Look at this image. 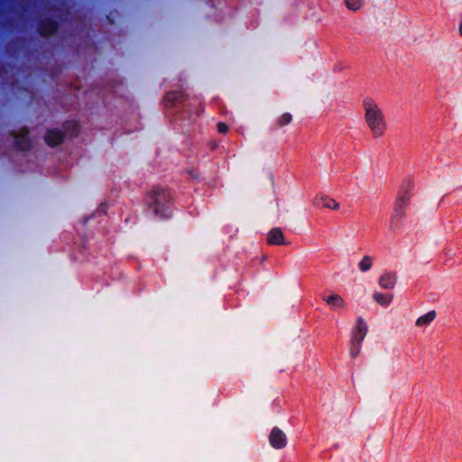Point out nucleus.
Wrapping results in <instances>:
<instances>
[{"mask_svg":"<svg viewBox=\"0 0 462 462\" xmlns=\"http://www.w3.org/2000/svg\"><path fill=\"white\" fill-rule=\"evenodd\" d=\"M459 33L462 36V23L459 25Z\"/></svg>","mask_w":462,"mask_h":462,"instance_id":"nucleus-24","label":"nucleus"},{"mask_svg":"<svg viewBox=\"0 0 462 462\" xmlns=\"http://www.w3.org/2000/svg\"><path fill=\"white\" fill-rule=\"evenodd\" d=\"M322 300L325 301L328 309L332 311H341L346 309V301L345 299L336 292L325 294L322 296Z\"/></svg>","mask_w":462,"mask_h":462,"instance_id":"nucleus-6","label":"nucleus"},{"mask_svg":"<svg viewBox=\"0 0 462 462\" xmlns=\"http://www.w3.org/2000/svg\"><path fill=\"white\" fill-rule=\"evenodd\" d=\"M414 183L412 180H405L399 187L393 205L407 211L413 196Z\"/></svg>","mask_w":462,"mask_h":462,"instance_id":"nucleus-4","label":"nucleus"},{"mask_svg":"<svg viewBox=\"0 0 462 462\" xmlns=\"http://www.w3.org/2000/svg\"><path fill=\"white\" fill-rule=\"evenodd\" d=\"M437 317V313L435 310H430L426 314L419 317L415 321V326L417 328H427Z\"/></svg>","mask_w":462,"mask_h":462,"instance_id":"nucleus-13","label":"nucleus"},{"mask_svg":"<svg viewBox=\"0 0 462 462\" xmlns=\"http://www.w3.org/2000/svg\"><path fill=\"white\" fill-rule=\"evenodd\" d=\"M345 5L351 11H358L362 7L361 0H345Z\"/></svg>","mask_w":462,"mask_h":462,"instance_id":"nucleus-18","label":"nucleus"},{"mask_svg":"<svg viewBox=\"0 0 462 462\" xmlns=\"http://www.w3.org/2000/svg\"><path fill=\"white\" fill-rule=\"evenodd\" d=\"M373 299L379 305H381L383 307H387L393 301V294H388V293H383V292L375 291L373 294Z\"/></svg>","mask_w":462,"mask_h":462,"instance_id":"nucleus-15","label":"nucleus"},{"mask_svg":"<svg viewBox=\"0 0 462 462\" xmlns=\"http://www.w3.org/2000/svg\"><path fill=\"white\" fill-rule=\"evenodd\" d=\"M292 120V116L289 113L282 114L277 120V125L280 127L289 125Z\"/></svg>","mask_w":462,"mask_h":462,"instance_id":"nucleus-19","label":"nucleus"},{"mask_svg":"<svg viewBox=\"0 0 462 462\" xmlns=\"http://www.w3.org/2000/svg\"><path fill=\"white\" fill-rule=\"evenodd\" d=\"M362 107L364 119L372 137H383L387 132V122L379 104L371 97H365L362 102Z\"/></svg>","mask_w":462,"mask_h":462,"instance_id":"nucleus-1","label":"nucleus"},{"mask_svg":"<svg viewBox=\"0 0 462 462\" xmlns=\"http://www.w3.org/2000/svg\"><path fill=\"white\" fill-rule=\"evenodd\" d=\"M267 242L269 245H284L285 242L282 231L278 227L273 228L267 236Z\"/></svg>","mask_w":462,"mask_h":462,"instance_id":"nucleus-12","label":"nucleus"},{"mask_svg":"<svg viewBox=\"0 0 462 462\" xmlns=\"http://www.w3.org/2000/svg\"><path fill=\"white\" fill-rule=\"evenodd\" d=\"M56 31V24L52 22L48 23L47 28L42 29L44 34H51Z\"/></svg>","mask_w":462,"mask_h":462,"instance_id":"nucleus-20","label":"nucleus"},{"mask_svg":"<svg viewBox=\"0 0 462 462\" xmlns=\"http://www.w3.org/2000/svg\"><path fill=\"white\" fill-rule=\"evenodd\" d=\"M171 201L169 191L163 189H156L152 191L151 197L150 207H152L155 214H165V209Z\"/></svg>","mask_w":462,"mask_h":462,"instance_id":"nucleus-5","label":"nucleus"},{"mask_svg":"<svg viewBox=\"0 0 462 462\" xmlns=\"http://www.w3.org/2000/svg\"><path fill=\"white\" fill-rule=\"evenodd\" d=\"M313 204L319 208H326L332 211H337L340 208V204L334 198L323 193L316 195Z\"/></svg>","mask_w":462,"mask_h":462,"instance_id":"nucleus-7","label":"nucleus"},{"mask_svg":"<svg viewBox=\"0 0 462 462\" xmlns=\"http://www.w3.org/2000/svg\"><path fill=\"white\" fill-rule=\"evenodd\" d=\"M414 183L412 180H405L399 187L393 205L407 211L413 196Z\"/></svg>","mask_w":462,"mask_h":462,"instance_id":"nucleus-3","label":"nucleus"},{"mask_svg":"<svg viewBox=\"0 0 462 462\" xmlns=\"http://www.w3.org/2000/svg\"><path fill=\"white\" fill-rule=\"evenodd\" d=\"M217 130L219 133L226 134L228 131V127L224 123H218L217 124Z\"/></svg>","mask_w":462,"mask_h":462,"instance_id":"nucleus-23","label":"nucleus"},{"mask_svg":"<svg viewBox=\"0 0 462 462\" xmlns=\"http://www.w3.org/2000/svg\"><path fill=\"white\" fill-rule=\"evenodd\" d=\"M361 345H354L352 344V347L350 349V355L352 357L357 356L360 351Z\"/></svg>","mask_w":462,"mask_h":462,"instance_id":"nucleus-22","label":"nucleus"},{"mask_svg":"<svg viewBox=\"0 0 462 462\" xmlns=\"http://www.w3.org/2000/svg\"><path fill=\"white\" fill-rule=\"evenodd\" d=\"M414 183L412 180H405L399 187L393 205L407 211L413 196Z\"/></svg>","mask_w":462,"mask_h":462,"instance_id":"nucleus-2","label":"nucleus"},{"mask_svg":"<svg viewBox=\"0 0 462 462\" xmlns=\"http://www.w3.org/2000/svg\"><path fill=\"white\" fill-rule=\"evenodd\" d=\"M373 263H374L373 257H371L369 255H365L360 260V262L358 263V267H359L360 271L367 272L372 268Z\"/></svg>","mask_w":462,"mask_h":462,"instance_id":"nucleus-16","label":"nucleus"},{"mask_svg":"<svg viewBox=\"0 0 462 462\" xmlns=\"http://www.w3.org/2000/svg\"><path fill=\"white\" fill-rule=\"evenodd\" d=\"M181 93L180 92H170L167 94L166 97H165V101L168 103V104H175L177 102H179L181 98Z\"/></svg>","mask_w":462,"mask_h":462,"instance_id":"nucleus-17","label":"nucleus"},{"mask_svg":"<svg viewBox=\"0 0 462 462\" xmlns=\"http://www.w3.org/2000/svg\"><path fill=\"white\" fill-rule=\"evenodd\" d=\"M367 331L368 327L366 322L361 318L358 319L353 330L352 344L361 345L367 334Z\"/></svg>","mask_w":462,"mask_h":462,"instance_id":"nucleus-10","label":"nucleus"},{"mask_svg":"<svg viewBox=\"0 0 462 462\" xmlns=\"http://www.w3.org/2000/svg\"><path fill=\"white\" fill-rule=\"evenodd\" d=\"M398 276L394 272H386L379 278V285L385 290H393L397 283Z\"/></svg>","mask_w":462,"mask_h":462,"instance_id":"nucleus-11","label":"nucleus"},{"mask_svg":"<svg viewBox=\"0 0 462 462\" xmlns=\"http://www.w3.org/2000/svg\"><path fill=\"white\" fill-rule=\"evenodd\" d=\"M269 441L273 448L281 449L287 445V436L281 429L275 427L270 432Z\"/></svg>","mask_w":462,"mask_h":462,"instance_id":"nucleus-8","label":"nucleus"},{"mask_svg":"<svg viewBox=\"0 0 462 462\" xmlns=\"http://www.w3.org/2000/svg\"><path fill=\"white\" fill-rule=\"evenodd\" d=\"M26 134H27V130H26V129H23V130H21V131L19 132V136H18V137H19V139H20V140H19V142H18V145H19L22 149H24V148H25V146H24L22 143L23 142V139H24V137H25Z\"/></svg>","mask_w":462,"mask_h":462,"instance_id":"nucleus-21","label":"nucleus"},{"mask_svg":"<svg viewBox=\"0 0 462 462\" xmlns=\"http://www.w3.org/2000/svg\"><path fill=\"white\" fill-rule=\"evenodd\" d=\"M63 134L58 130H50L45 135L46 143L51 146H56L61 143Z\"/></svg>","mask_w":462,"mask_h":462,"instance_id":"nucleus-14","label":"nucleus"},{"mask_svg":"<svg viewBox=\"0 0 462 462\" xmlns=\"http://www.w3.org/2000/svg\"><path fill=\"white\" fill-rule=\"evenodd\" d=\"M406 212L407 211L398 208L395 205L393 206V212L389 222L390 230L396 231L402 226L403 220L406 217Z\"/></svg>","mask_w":462,"mask_h":462,"instance_id":"nucleus-9","label":"nucleus"}]
</instances>
